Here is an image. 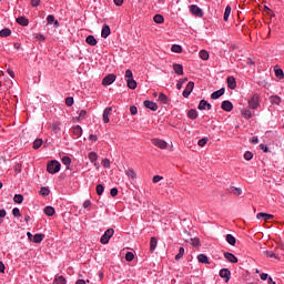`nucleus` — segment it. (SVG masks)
<instances>
[{"instance_id": "obj_18", "label": "nucleus", "mask_w": 284, "mask_h": 284, "mask_svg": "<svg viewBox=\"0 0 284 284\" xmlns=\"http://www.w3.org/2000/svg\"><path fill=\"white\" fill-rule=\"evenodd\" d=\"M111 31H110V26L104 24L101 31V37L102 39H108V37H110Z\"/></svg>"}, {"instance_id": "obj_33", "label": "nucleus", "mask_w": 284, "mask_h": 284, "mask_svg": "<svg viewBox=\"0 0 284 284\" xmlns=\"http://www.w3.org/2000/svg\"><path fill=\"white\" fill-rule=\"evenodd\" d=\"M230 14H232V7L226 6L225 11H224L223 20L227 21V19H230Z\"/></svg>"}, {"instance_id": "obj_42", "label": "nucleus", "mask_w": 284, "mask_h": 284, "mask_svg": "<svg viewBox=\"0 0 284 284\" xmlns=\"http://www.w3.org/2000/svg\"><path fill=\"white\" fill-rule=\"evenodd\" d=\"M14 203L21 204L23 203V195L22 194H16L13 197Z\"/></svg>"}, {"instance_id": "obj_51", "label": "nucleus", "mask_w": 284, "mask_h": 284, "mask_svg": "<svg viewBox=\"0 0 284 284\" xmlns=\"http://www.w3.org/2000/svg\"><path fill=\"white\" fill-rule=\"evenodd\" d=\"M275 77H277V79H283L284 78V73H283L282 69H276L275 70Z\"/></svg>"}, {"instance_id": "obj_30", "label": "nucleus", "mask_w": 284, "mask_h": 284, "mask_svg": "<svg viewBox=\"0 0 284 284\" xmlns=\"http://www.w3.org/2000/svg\"><path fill=\"white\" fill-rule=\"evenodd\" d=\"M44 214H45L47 216H54V214H55L54 207H52V206H45V207H44Z\"/></svg>"}, {"instance_id": "obj_63", "label": "nucleus", "mask_w": 284, "mask_h": 284, "mask_svg": "<svg viewBox=\"0 0 284 284\" xmlns=\"http://www.w3.org/2000/svg\"><path fill=\"white\" fill-rule=\"evenodd\" d=\"M88 114V111H85V110H81L80 112H79V119H85V115Z\"/></svg>"}, {"instance_id": "obj_6", "label": "nucleus", "mask_w": 284, "mask_h": 284, "mask_svg": "<svg viewBox=\"0 0 284 284\" xmlns=\"http://www.w3.org/2000/svg\"><path fill=\"white\" fill-rule=\"evenodd\" d=\"M194 90V82L193 81H190L187 84H186V87H185V89H184V91H183V93H182V95L184 97V99H187L189 97H190V94H192V91Z\"/></svg>"}, {"instance_id": "obj_2", "label": "nucleus", "mask_w": 284, "mask_h": 284, "mask_svg": "<svg viewBox=\"0 0 284 284\" xmlns=\"http://www.w3.org/2000/svg\"><path fill=\"white\" fill-rule=\"evenodd\" d=\"M61 170V163L57 160H52L51 162L48 163L47 165V171L49 174H57Z\"/></svg>"}, {"instance_id": "obj_46", "label": "nucleus", "mask_w": 284, "mask_h": 284, "mask_svg": "<svg viewBox=\"0 0 284 284\" xmlns=\"http://www.w3.org/2000/svg\"><path fill=\"white\" fill-rule=\"evenodd\" d=\"M125 261H128L129 263L134 261V253L132 252H126L125 254Z\"/></svg>"}, {"instance_id": "obj_55", "label": "nucleus", "mask_w": 284, "mask_h": 284, "mask_svg": "<svg viewBox=\"0 0 284 284\" xmlns=\"http://www.w3.org/2000/svg\"><path fill=\"white\" fill-rule=\"evenodd\" d=\"M139 112V109H136L135 105L130 106V113L132 114V116L136 115Z\"/></svg>"}, {"instance_id": "obj_48", "label": "nucleus", "mask_w": 284, "mask_h": 284, "mask_svg": "<svg viewBox=\"0 0 284 284\" xmlns=\"http://www.w3.org/2000/svg\"><path fill=\"white\" fill-rule=\"evenodd\" d=\"M242 115L244 116V119H252V111L243 110Z\"/></svg>"}, {"instance_id": "obj_53", "label": "nucleus", "mask_w": 284, "mask_h": 284, "mask_svg": "<svg viewBox=\"0 0 284 284\" xmlns=\"http://www.w3.org/2000/svg\"><path fill=\"white\" fill-rule=\"evenodd\" d=\"M60 125H61L60 122L53 123V124H52V131H53V132H59V130H61Z\"/></svg>"}, {"instance_id": "obj_47", "label": "nucleus", "mask_w": 284, "mask_h": 284, "mask_svg": "<svg viewBox=\"0 0 284 284\" xmlns=\"http://www.w3.org/2000/svg\"><path fill=\"white\" fill-rule=\"evenodd\" d=\"M244 159H245V161H252V159H254V154L250 151H246L244 153Z\"/></svg>"}, {"instance_id": "obj_35", "label": "nucleus", "mask_w": 284, "mask_h": 284, "mask_svg": "<svg viewBox=\"0 0 284 284\" xmlns=\"http://www.w3.org/2000/svg\"><path fill=\"white\" fill-rule=\"evenodd\" d=\"M183 254H185V248L181 246L179 248V253L175 255V261H181V258H183Z\"/></svg>"}, {"instance_id": "obj_62", "label": "nucleus", "mask_w": 284, "mask_h": 284, "mask_svg": "<svg viewBox=\"0 0 284 284\" xmlns=\"http://www.w3.org/2000/svg\"><path fill=\"white\" fill-rule=\"evenodd\" d=\"M118 194H119V189H116V187L111 189V191H110L111 196H116Z\"/></svg>"}, {"instance_id": "obj_45", "label": "nucleus", "mask_w": 284, "mask_h": 284, "mask_svg": "<svg viewBox=\"0 0 284 284\" xmlns=\"http://www.w3.org/2000/svg\"><path fill=\"white\" fill-rule=\"evenodd\" d=\"M264 254L267 258H278V256H276V254L272 251H265Z\"/></svg>"}, {"instance_id": "obj_58", "label": "nucleus", "mask_w": 284, "mask_h": 284, "mask_svg": "<svg viewBox=\"0 0 284 284\" xmlns=\"http://www.w3.org/2000/svg\"><path fill=\"white\" fill-rule=\"evenodd\" d=\"M185 81H187V78H185V79H183V80L178 81V83H176V88H178L179 90H181V88H183V83H185Z\"/></svg>"}, {"instance_id": "obj_49", "label": "nucleus", "mask_w": 284, "mask_h": 284, "mask_svg": "<svg viewBox=\"0 0 284 284\" xmlns=\"http://www.w3.org/2000/svg\"><path fill=\"white\" fill-rule=\"evenodd\" d=\"M61 161L63 165H70V163H72V159H70V156H63Z\"/></svg>"}, {"instance_id": "obj_17", "label": "nucleus", "mask_w": 284, "mask_h": 284, "mask_svg": "<svg viewBox=\"0 0 284 284\" xmlns=\"http://www.w3.org/2000/svg\"><path fill=\"white\" fill-rule=\"evenodd\" d=\"M224 94H225V88H222V89L213 92L211 94V99H213V100L221 99V97H223Z\"/></svg>"}, {"instance_id": "obj_59", "label": "nucleus", "mask_w": 284, "mask_h": 284, "mask_svg": "<svg viewBox=\"0 0 284 284\" xmlns=\"http://www.w3.org/2000/svg\"><path fill=\"white\" fill-rule=\"evenodd\" d=\"M32 8H38V6H41V0H31Z\"/></svg>"}, {"instance_id": "obj_14", "label": "nucleus", "mask_w": 284, "mask_h": 284, "mask_svg": "<svg viewBox=\"0 0 284 284\" xmlns=\"http://www.w3.org/2000/svg\"><path fill=\"white\" fill-rule=\"evenodd\" d=\"M71 132L75 139H79L83 134V129L81 125H75L71 129Z\"/></svg>"}, {"instance_id": "obj_57", "label": "nucleus", "mask_w": 284, "mask_h": 284, "mask_svg": "<svg viewBox=\"0 0 284 284\" xmlns=\"http://www.w3.org/2000/svg\"><path fill=\"white\" fill-rule=\"evenodd\" d=\"M12 214H13V216L19 217V216H21V211L19 210V207H14L12 210Z\"/></svg>"}, {"instance_id": "obj_21", "label": "nucleus", "mask_w": 284, "mask_h": 284, "mask_svg": "<svg viewBox=\"0 0 284 284\" xmlns=\"http://www.w3.org/2000/svg\"><path fill=\"white\" fill-rule=\"evenodd\" d=\"M16 22L19 24V26H23V27H27L30 24V20H28V18L26 17H19L16 19Z\"/></svg>"}, {"instance_id": "obj_16", "label": "nucleus", "mask_w": 284, "mask_h": 284, "mask_svg": "<svg viewBox=\"0 0 284 284\" xmlns=\"http://www.w3.org/2000/svg\"><path fill=\"white\" fill-rule=\"evenodd\" d=\"M226 83H227V88H230V90H236V79L234 77H229L226 79Z\"/></svg>"}, {"instance_id": "obj_3", "label": "nucleus", "mask_w": 284, "mask_h": 284, "mask_svg": "<svg viewBox=\"0 0 284 284\" xmlns=\"http://www.w3.org/2000/svg\"><path fill=\"white\" fill-rule=\"evenodd\" d=\"M111 236H114V229H108L100 239L102 245H108L110 243Z\"/></svg>"}, {"instance_id": "obj_43", "label": "nucleus", "mask_w": 284, "mask_h": 284, "mask_svg": "<svg viewBox=\"0 0 284 284\" xmlns=\"http://www.w3.org/2000/svg\"><path fill=\"white\" fill-rule=\"evenodd\" d=\"M65 105H68V108H72V105H74V98L68 97L65 99Z\"/></svg>"}, {"instance_id": "obj_44", "label": "nucleus", "mask_w": 284, "mask_h": 284, "mask_svg": "<svg viewBox=\"0 0 284 284\" xmlns=\"http://www.w3.org/2000/svg\"><path fill=\"white\" fill-rule=\"evenodd\" d=\"M95 190H97L98 196H101L105 189L103 187V184H98Z\"/></svg>"}, {"instance_id": "obj_64", "label": "nucleus", "mask_w": 284, "mask_h": 284, "mask_svg": "<svg viewBox=\"0 0 284 284\" xmlns=\"http://www.w3.org/2000/svg\"><path fill=\"white\" fill-rule=\"evenodd\" d=\"M91 205H92V202H91L90 200H87V201H84V203H83L84 210H88V207H91Z\"/></svg>"}, {"instance_id": "obj_4", "label": "nucleus", "mask_w": 284, "mask_h": 284, "mask_svg": "<svg viewBox=\"0 0 284 284\" xmlns=\"http://www.w3.org/2000/svg\"><path fill=\"white\" fill-rule=\"evenodd\" d=\"M260 101H261V95H258V93L253 94L248 100L250 108L252 110H256L260 105Z\"/></svg>"}, {"instance_id": "obj_7", "label": "nucleus", "mask_w": 284, "mask_h": 284, "mask_svg": "<svg viewBox=\"0 0 284 284\" xmlns=\"http://www.w3.org/2000/svg\"><path fill=\"white\" fill-rule=\"evenodd\" d=\"M114 81H116V75H114L113 73L108 74L106 77L103 78L102 85H112Z\"/></svg>"}, {"instance_id": "obj_12", "label": "nucleus", "mask_w": 284, "mask_h": 284, "mask_svg": "<svg viewBox=\"0 0 284 284\" xmlns=\"http://www.w3.org/2000/svg\"><path fill=\"white\" fill-rule=\"evenodd\" d=\"M143 103H144V108L152 110V112H156V110H159V104H156L155 102L145 100Z\"/></svg>"}, {"instance_id": "obj_9", "label": "nucleus", "mask_w": 284, "mask_h": 284, "mask_svg": "<svg viewBox=\"0 0 284 284\" xmlns=\"http://www.w3.org/2000/svg\"><path fill=\"white\" fill-rule=\"evenodd\" d=\"M110 114H112V106H108L104 109L102 114L103 123H110Z\"/></svg>"}, {"instance_id": "obj_11", "label": "nucleus", "mask_w": 284, "mask_h": 284, "mask_svg": "<svg viewBox=\"0 0 284 284\" xmlns=\"http://www.w3.org/2000/svg\"><path fill=\"white\" fill-rule=\"evenodd\" d=\"M221 278H225V283H230V276H232V272L229 268H222L220 271Z\"/></svg>"}, {"instance_id": "obj_34", "label": "nucleus", "mask_w": 284, "mask_h": 284, "mask_svg": "<svg viewBox=\"0 0 284 284\" xmlns=\"http://www.w3.org/2000/svg\"><path fill=\"white\" fill-rule=\"evenodd\" d=\"M200 59H202V61H207V59H210V53L206 50H201Z\"/></svg>"}, {"instance_id": "obj_24", "label": "nucleus", "mask_w": 284, "mask_h": 284, "mask_svg": "<svg viewBox=\"0 0 284 284\" xmlns=\"http://www.w3.org/2000/svg\"><path fill=\"white\" fill-rule=\"evenodd\" d=\"M43 239H45V234L37 233L36 235H33L32 242L41 243V241H43Z\"/></svg>"}, {"instance_id": "obj_19", "label": "nucleus", "mask_w": 284, "mask_h": 284, "mask_svg": "<svg viewBox=\"0 0 284 284\" xmlns=\"http://www.w3.org/2000/svg\"><path fill=\"white\" fill-rule=\"evenodd\" d=\"M256 219H263V221H272V219H274V215L267 213H257Z\"/></svg>"}, {"instance_id": "obj_13", "label": "nucleus", "mask_w": 284, "mask_h": 284, "mask_svg": "<svg viewBox=\"0 0 284 284\" xmlns=\"http://www.w3.org/2000/svg\"><path fill=\"white\" fill-rule=\"evenodd\" d=\"M224 258H226L229 263H239V258L236 257V255L230 252L224 253Z\"/></svg>"}, {"instance_id": "obj_29", "label": "nucleus", "mask_w": 284, "mask_h": 284, "mask_svg": "<svg viewBox=\"0 0 284 284\" xmlns=\"http://www.w3.org/2000/svg\"><path fill=\"white\" fill-rule=\"evenodd\" d=\"M99 159V155L97 154V152H90L89 153V160L91 163H93L94 165H97V161Z\"/></svg>"}, {"instance_id": "obj_56", "label": "nucleus", "mask_w": 284, "mask_h": 284, "mask_svg": "<svg viewBox=\"0 0 284 284\" xmlns=\"http://www.w3.org/2000/svg\"><path fill=\"white\" fill-rule=\"evenodd\" d=\"M232 192L233 194H237V196H241V194H243V190H241V187H233Z\"/></svg>"}, {"instance_id": "obj_32", "label": "nucleus", "mask_w": 284, "mask_h": 284, "mask_svg": "<svg viewBox=\"0 0 284 284\" xmlns=\"http://www.w3.org/2000/svg\"><path fill=\"white\" fill-rule=\"evenodd\" d=\"M10 34H12V30H10L9 28L0 30V37L2 38L10 37Z\"/></svg>"}, {"instance_id": "obj_1", "label": "nucleus", "mask_w": 284, "mask_h": 284, "mask_svg": "<svg viewBox=\"0 0 284 284\" xmlns=\"http://www.w3.org/2000/svg\"><path fill=\"white\" fill-rule=\"evenodd\" d=\"M126 85L130 90H136V82L133 78L132 70L128 69L125 71Z\"/></svg>"}, {"instance_id": "obj_10", "label": "nucleus", "mask_w": 284, "mask_h": 284, "mask_svg": "<svg viewBox=\"0 0 284 284\" xmlns=\"http://www.w3.org/2000/svg\"><path fill=\"white\" fill-rule=\"evenodd\" d=\"M221 108L224 112H232V110H234V104H232L230 100H225L222 102Z\"/></svg>"}, {"instance_id": "obj_28", "label": "nucleus", "mask_w": 284, "mask_h": 284, "mask_svg": "<svg viewBox=\"0 0 284 284\" xmlns=\"http://www.w3.org/2000/svg\"><path fill=\"white\" fill-rule=\"evenodd\" d=\"M270 101L273 105H281V97L278 95H271Z\"/></svg>"}, {"instance_id": "obj_36", "label": "nucleus", "mask_w": 284, "mask_h": 284, "mask_svg": "<svg viewBox=\"0 0 284 284\" xmlns=\"http://www.w3.org/2000/svg\"><path fill=\"white\" fill-rule=\"evenodd\" d=\"M171 50L173 52H175L176 54H181V52H183V47L179 45V44H173Z\"/></svg>"}, {"instance_id": "obj_15", "label": "nucleus", "mask_w": 284, "mask_h": 284, "mask_svg": "<svg viewBox=\"0 0 284 284\" xmlns=\"http://www.w3.org/2000/svg\"><path fill=\"white\" fill-rule=\"evenodd\" d=\"M197 110H212V104L205 100H201L197 105Z\"/></svg>"}, {"instance_id": "obj_54", "label": "nucleus", "mask_w": 284, "mask_h": 284, "mask_svg": "<svg viewBox=\"0 0 284 284\" xmlns=\"http://www.w3.org/2000/svg\"><path fill=\"white\" fill-rule=\"evenodd\" d=\"M102 165H103V168H106L108 170H110V159H103Z\"/></svg>"}, {"instance_id": "obj_39", "label": "nucleus", "mask_w": 284, "mask_h": 284, "mask_svg": "<svg viewBox=\"0 0 284 284\" xmlns=\"http://www.w3.org/2000/svg\"><path fill=\"white\" fill-rule=\"evenodd\" d=\"M41 145H43V140L37 139V140L33 142V150H39V148H41Z\"/></svg>"}, {"instance_id": "obj_22", "label": "nucleus", "mask_w": 284, "mask_h": 284, "mask_svg": "<svg viewBox=\"0 0 284 284\" xmlns=\"http://www.w3.org/2000/svg\"><path fill=\"white\" fill-rule=\"evenodd\" d=\"M199 263H203L204 265H210V258L205 254L197 255Z\"/></svg>"}, {"instance_id": "obj_60", "label": "nucleus", "mask_w": 284, "mask_h": 284, "mask_svg": "<svg viewBox=\"0 0 284 284\" xmlns=\"http://www.w3.org/2000/svg\"><path fill=\"white\" fill-rule=\"evenodd\" d=\"M152 181H153V183H159L160 181H163V176L154 175Z\"/></svg>"}, {"instance_id": "obj_38", "label": "nucleus", "mask_w": 284, "mask_h": 284, "mask_svg": "<svg viewBox=\"0 0 284 284\" xmlns=\"http://www.w3.org/2000/svg\"><path fill=\"white\" fill-rule=\"evenodd\" d=\"M159 101H160L161 103L168 104L169 101H170V99H168V95H165L164 93H160V94H159Z\"/></svg>"}, {"instance_id": "obj_27", "label": "nucleus", "mask_w": 284, "mask_h": 284, "mask_svg": "<svg viewBox=\"0 0 284 284\" xmlns=\"http://www.w3.org/2000/svg\"><path fill=\"white\" fill-rule=\"evenodd\" d=\"M85 42L88 43V45H97V38H94V36H88L85 39Z\"/></svg>"}, {"instance_id": "obj_31", "label": "nucleus", "mask_w": 284, "mask_h": 284, "mask_svg": "<svg viewBox=\"0 0 284 284\" xmlns=\"http://www.w3.org/2000/svg\"><path fill=\"white\" fill-rule=\"evenodd\" d=\"M226 242L229 243V245H236V237H234V235L232 234H226Z\"/></svg>"}, {"instance_id": "obj_23", "label": "nucleus", "mask_w": 284, "mask_h": 284, "mask_svg": "<svg viewBox=\"0 0 284 284\" xmlns=\"http://www.w3.org/2000/svg\"><path fill=\"white\" fill-rule=\"evenodd\" d=\"M68 281L63 275H55L53 284H67Z\"/></svg>"}, {"instance_id": "obj_61", "label": "nucleus", "mask_w": 284, "mask_h": 284, "mask_svg": "<svg viewBox=\"0 0 284 284\" xmlns=\"http://www.w3.org/2000/svg\"><path fill=\"white\" fill-rule=\"evenodd\" d=\"M47 23H49V24L54 23V16L49 14V16L47 17Z\"/></svg>"}, {"instance_id": "obj_37", "label": "nucleus", "mask_w": 284, "mask_h": 284, "mask_svg": "<svg viewBox=\"0 0 284 284\" xmlns=\"http://www.w3.org/2000/svg\"><path fill=\"white\" fill-rule=\"evenodd\" d=\"M153 21H154L155 23H164L165 18H163V16H161V14H155V16L153 17Z\"/></svg>"}, {"instance_id": "obj_50", "label": "nucleus", "mask_w": 284, "mask_h": 284, "mask_svg": "<svg viewBox=\"0 0 284 284\" xmlns=\"http://www.w3.org/2000/svg\"><path fill=\"white\" fill-rule=\"evenodd\" d=\"M191 244L193 245V247H199V245H201V240L199 239H191Z\"/></svg>"}, {"instance_id": "obj_26", "label": "nucleus", "mask_w": 284, "mask_h": 284, "mask_svg": "<svg viewBox=\"0 0 284 284\" xmlns=\"http://www.w3.org/2000/svg\"><path fill=\"white\" fill-rule=\"evenodd\" d=\"M187 116H189V119H192V121H194L199 118V112L194 109H191L187 112Z\"/></svg>"}, {"instance_id": "obj_40", "label": "nucleus", "mask_w": 284, "mask_h": 284, "mask_svg": "<svg viewBox=\"0 0 284 284\" xmlns=\"http://www.w3.org/2000/svg\"><path fill=\"white\" fill-rule=\"evenodd\" d=\"M40 195L41 196H49L50 195V189L42 186L40 190Z\"/></svg>"}, {"instance_id": "obj_25", "label": "nucleus", "mask_w": 284, "mask_h": 284, "mask_svg": "<svg viewBox=\"0 0 284 284\" xmlns=\"http://www.w3.org/2000/svg\"><path fill=\"white\" fill-rule=\"evenodd\" d=\"M156 245H159V241L156 240V237H151L150 252H154V250H156Z\"/></svg>"}, {"instance_id": "obj_5", "label": "nucleus", "mask_w": 284, "mask_h": 284, "mask_svg": "<svg viewBox=\"0 0 284 284\" xmlns=\"http://www.w3.org/2000/svg\"><path fill=\"white\" fill-rule=\"evenodd\" d=\"M151 143L155 145V148H160V150H165L168 148V142L158 138L152 139Z\"/></svg>"}, {"instance_id": "obj_41", "label": "nucleus", "mask_w": 284, "mask_h": 284, "mask_svg": "<svg viewBox=\"0 0 284 284\" xmlns=\"http://www.w3.org/2000/svg\"><path fill=\"white\" fill-rule=\"evenodd\" d=\"M126 176H130L131 179H136V173L134 172V169H128L125 171Z\"/></svg>"}, {"instance_id": "obj_20", "label": "nucleus", "mask_w": 284, "mask_h": 284, "mask_svg": "<svg viewBox=\"0 0 284 284\" xmlns=\"http://www.w3.org/2000/svg\"><path fill=\"white\" fill-rule=\"evenodd\" d=\"M173 70L179 77H183V64L174 63Z\"/></svg>"}, {"instance_id": "obj_52", "label": "nucleus", "mask_w": 284, "mask_h": 284, "mask_svg": "<svg viewBox=\"0 0 284 284\" xmlns=\"http://www.w3.org/2000/svg\"><path fill=\"white\" fill-rule=\"evenodd\" d=\"M206 144H207V139H205V138L197 141V145L200 148H204V145H206Z\"/></svg>"}, {"instance_id": "obj_8", "label": "nucleus", "mask_w": 284, "mask_h": 284, "mask_svg": "<svg viewBox=\"0 0 284 284\" xmlns=\"http://www.w3.org/2000/svg\"><path fill=\"white\" fill-rule=\"evenodd\" d=\"M190 11L194 14V17H203V9L196 4L190 6Z\"/></svg>"}]
</instances>
